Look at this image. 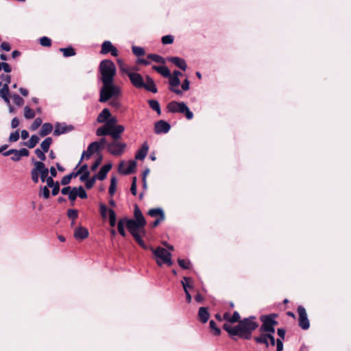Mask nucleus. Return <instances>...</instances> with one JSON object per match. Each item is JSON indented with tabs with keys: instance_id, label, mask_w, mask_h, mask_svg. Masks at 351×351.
Masks as SVG:
<instances>
[{
	"instance_id": "obj_51",
	"label": "nucleus",
	"mask_w": 351,
	"mask_h": 351,
	"mask_svg": "<svg viewBox=\"0 0 351 351\" xmlns=\"http://www.w3.org/2000/svg\"><path fill=\"white\" fill-rule=\"evenodd\" d=\"M40 44L43 47H50L51 45V40L47 36H43L40 38Z\"/></svg>"
},
{
	"instance_id": "obj_46",
	"label": "nucleus",
	"mask_w": 351,
	"mask_h": 351,
	"mask_svg": "<svg viewBox=\"0 0 351 351\" xmlns=\"http://www.w3.org/2000/svg\"><path fill=\"white\" fill-rule=\"evenodd\" d=\"M174 38L172 35H166L162 37L161 41L163 45H169L173 43Z\"/></svg>"
},
{
	"instance_id": "obj_39",
	"label": "nucleus",
	"mask_w": 351,
	"mask_h": 351,
	"mask_svg": "<svg viewBox=\"0 0 351 351\" xmlns=\"http://www.w3.org/2000/svg\"><path fill=\"white\" fill-rule=\"evenodd\" d=\"M117 184V180L115 176L110 178V184L108 189V193L111 196H113L116 191Z\"/></svg>"
},
{
	"instance_id": "obj_19",
	"label": "nucleus",
	"mask_w": 351,
	"mask_h": 351,
	"mask_svg": "<svg viewBox=\"0 0 351 351\" xmlns=\"http://www.w3.org/2000/svg\"><path fill=\"white\" fill-rule=\"evenodd\" d=\"M124 130L125 127L123 125H118L117 126L110 129V136L112 137V140H119Z\"/></svg>"
},
{
	"instance_id": "obj_41",
	"label": "nucleus",
	"mask_w": 351,
	"mask_h": 351,
	"mask_svg": "<svg viewBox=\"0 0 351 351\" xmlns=\"http://www.w3.org/2000/svg\"><path fill=\"white\" fill-rule=\"evenodd\" d=\"M35 112L34 111L31 109L29 106H25L24 108V117L27 119H32L35 117Z\"/></svg>"
},
{
	"instance_id": "obj_55",
	"label": "nucleus",
	"mask_w": 351,
	"mask_h": 351,
	"mask_svg": "<svg viewBox=\"0 0 351 351\" xmlns=\"http://www.w3.org/2000/svg\"><path fill=\"white\" fill-rule=\"evenodd\" d=\"M117 119L116 117H110L107 121L105 123L106 125H108V127L111 129L112 128L116 127Z\"/></svg>"
},
{
	"instance_id": "obj_5",
	"label": "nucleus",
	"mask_w": 351,
	"mask_h": 351,
	"mask_svg": "<svg viewBox=\"0 0 351 351\" xmlns=\"http://www.w3.org/2000/svg\"><path fill=\"white\" fill-rule=\"evenodd\" d=\"M120 94V89L115 86L113 82L108 84H103L100 90V97L99 101L101 103L106 102L111 97L118 96Z\"/></svg>"
},
{
	"instance_id": "obj_22",
	"label": "nucleus",
	"mask_w": 351,
	"mask_h": 351,
	"mask_svg": "<svg viewBox=\"0 0 351 351\" xmlns=\"http://www.w3.org/2000/svg\"><path fill=\"white\" fill-rule=\"evenodd\" d=\"M210 317V314L208 312V308L207 307H200L198 311V319L199 320L203 323H206Z\"/></svg>"
},
{
	"instance_id": "obj_4",
	"label": "nucleus",
	"mask_w": 351,
	"mask_h": 351,
	"mask_svg": "<svg viewBox=\"0 0 351 351\" xmlns=\"http://www.w3.org/2000/svg\"><path fill=\"white\" fill-rule=\"evenodd\" d=\"M169 112L171 113H182L185 114L187 119L191 120L193 117V113L189 110L186 104L183 101H170L167 106Z\"/></svg>"
},
{
	"instance_id": "obj_2",
	"label": "nucleus",
	"mask_w": 351,
	"mask_h": 351,
	"mask_svg": "<svg viewBox=\"0 0 351 351\" xmlns=\"http://www.w3.org/2000/svg\"><path fill=\"white\" fill-rule=\"evenodd\" d=\"M99 71L101 74V80L103 84H108L114 82L116 75V66L110 60H103L99 66Z\"/></svg>"
},
{
	"instance_id": "obj_28",
	"label": "nucleus",
	"mask_w": 351,
	"mask_h": 351,
	"mask_svg": "<svg viewBox=\"0 0 351 351\" xmlns=\"http://www.w3.org/2000/svg\"><path fill=\"white\" fill-rule=\"evenodd\" d=\"M134 221L140 223V226H145L146 221L137 205H136L134 208Z\"/></svg>"
},
{
	"instance_id": "obj_21",
	"label": "nucleus",
	"mask_w": 351,
	"mask_h": 351,
	"mask_svg": "<svg viewBox=\"0 0 351 351\" xmlns=\"http://www.w3.org/2000/svg\"><path fill=\"white\" fill-rule=\"evenodd\" d=\"M89 232L87 228L84 227H78L75 230L74 237L76 239H85L88 237Z\"/></svg>"
},
{
	"instance_id": "obj_56",
	"label": "nucleus",
	"mask_w": 351,
	"mask_h": 351,
	"mask_svg": "<svg viewBox=\"0 0 351 351\" xmlns=\"http://www.w3.org/2000/svg\"><path fill=\"white\" fill-rule=\"evenodd\" d=\"M102 156L100 154L99 157L96 159L94 163L91 165L90 169L92 171H95L98 167L100 165L102 161Z\"/></svg>"
},
{
	"instance_id": "obj_10",
	"label": "nucleus",
	"mask_w": 351,
	"mask_h": 351,
	"mask_svg": "<svg viewBox=\"0 0 351 351\" xmlns=\"http://www.w3.org/2000/svg\"><path fill=\"white\" fill-rule=\"evenodd\" d=\"M171 129L170 124L163 120H160L155 123L154 132L157 134H167Z\"/></svg>"
},
{
	"instance_id": "obj_52",
	"label": "nucleus",
	"mask_w": 351,
	"mask_h": 351,
	"mask_svg": "<svg viewBox=\"0 0 351 351\" xmlns=\"http://www.w3.org/2000/svg\"><path fill=\"white\" fill-rule=\"evenodd\" d=\"M19 130H16L10 134L9 141L11 143L16 142L19 139Z\"/></svg>"
},
{
	"instance_id": "obj_38",
	"label": "nucleus",
	"mask_w": 351,
	"mask_h": 351,
	"mask_svg": "<svg viewBox=\"0 0 351 351\" xmlns=\"http://www.w3.org/2000/svg\"><path fill=\"white\" fill-rule=\"evenodd\" d=\"M60 51L63 53V56L66 58L73 56L76 54L75 49L71 46L66 48H60Z\"/></svg>"
},
{
	"instance_id": "obj_34",
	"label": "nucleus",
	"mask_w": 351,
	"mask_h": 351,
	"mask_svg": "<svg viewBox=\"0 0 351 351\" xmlns=\"http://www.w3.org/2000/svg\"><path fill=\"white\" fill-rule=\"evenodd\" d=\"M147 57L148 59L157 63L165 64L166 62V60L163 57L156 53H149Z\"/></svg>"
},
{
	"instance_id": "obj_42",
	"label": "nucleus",
	"mask_w": 351,
	"mask_h": 351,
	"mask_svg": "<svg viewBox=\"0 0 351 351\" xmlns=\"http://www.w3.org/2000/svg\"><path fill=\"white\" fill-rule=\"evenodd\" d=\"M11 97L13 99L14 103L17 106H22L24 104V102H25L24 99L19 95L14 93L12 95H11Z\"/></svg>"
},
{
	"instance_id": "obj_15",
	"label": "nucleus",
	"mask_w": 351,
	"mask_h": 351,
	"mask_svg": "<svg viewBox=\"0 0 351 351\" xmlns=\"http://www.w3.org/2000/svg\"><path fill=\"white\" fill-rule=\"evenodd\" d=\"M167 60L173 63L177 67L180 69L182 71H186L187 69V64L186 61L180 57L174 56V57H168Z\"/></svg>"
},
{
	"instance_id": "obj_53",
	"label": "nucleus",
	"mask_w": 351,
	"mask_h": 351,
	"mask_svg": "<svg viewBox=\"0 0 351 351\" xmlns=\"http://www.w3.org/2000/svg\"><path fill=\"white\" fill-rule=\"evenodd\" d=\"M77 196L81 199H86L87 197V193L82 186H80L79 188H77Z\"/></svg>"
},
{
	"instance_id": "obj_23",
	"label": "nucleus",
	"mask_w": 351,
	"mask_h": 351,
	"mask_svg": "<svg viewBox=\"0 0 351 351\" xmlns=\"http://www.w3.org/2000/svg\"><path fill=\"white\" fill-rule=\"evenodd\" d=\"M29 152L26 148H21V149H16V152L12 154L11 160L14 162L19 161L22 156H28Z\"/></svg>"
},
{
	"instance_id": "obj_12",
	"label": "nucleus",
	"mask_w": 351,
	"mask_h": 351,
	"mask_svg": "<svg viewBox=\"0 0 351 351\" xmlns=\"http://www.w3.org/2000/svg\"><path fill=\"white\" fill-rule=\"evenodd\" d=\"M123 220L125 221V226L132 235L137 234L138 230L144 227L143 226H140V223L134 221V219L123 217Z\"/></svg>"
},
{
	"instance_id": "obj_18",
	"label": "nucleus",
	"mask_w": 351,
	"mask_h": 351,
	"mask_svg": "<svg viewBox=\"0 0 351 351\" xmlns=\"http://www.w3.org/2000/svg\"><path fill=\"white\" fill-rule=\"evenodd\" d=\"M112 168V165L110 163H108L102 166V167L100 169L99 172L95 175V176L99 180H104L106 179L108 173L110 171V170Z\"/></svg>"
},
{
	"instance_id": "obj_35",
	"label": "nucleus",
	"mask_w": 351,
	"mask_h": 351,
	"mask_svg": "<svg viewBox=\"0 0 351 351\" xmlns=\"http://www.w3.org/2000/svg\"><path fill=\"white\" fill-rule=\"evenodd\" d=\"M112 47H113V45L110 41L106 40L101 45V49L100 53L101 54H107L110 51Z\"/></svg>"
},
{
	"instance_id": "obj_1",
	"label": "nucleus",
	"mask_w": 351,
	"mask_h": 351,
	"mask_svg": "<svg viewBox=\"0 0 351 351\" xmlns=\"http://www.w3.org/2000/svg\"><path fill=\"white\" fill-rule=\"evenodd\" d=\"M230 324L238 323L235 326H231L230 324L225 323L223 329L226 331L229 337L236 340V337L241 339L250 340L252 337V332L258 327L255 316H250L241 319L238 311H234L231 316Z\"/></svg>"
},
{
	"instance_id": "obj_48",
	"label": "nucleus",
	"mask_w": 351,
	"mask_h": 351,
	"mask_svg": "<svg viewBox=\"0 0 351 351\" xmlns=\"http://www.w3.org/2000/svg\"><path fill=\"white\" fill-rule=\"evenodd\" d=\"M67 216L69 219H71L73 221L76 219L78 217V211L76 209H69L67 210Z\"/></svg>"
},
{
	"instance_id": "obj_44",
	"label": "nucleus",
	"mask_w": 351,
	"mask_h": 351,
	"mask_svg": "<svg viewBox=\"0 0 351 351\" xmlns=\"http://www.w3.org/2000/svg\"><path fill=\"white\" fill-rule=\"evenodd\" d=\"M178 263L182 269H187L190 268L191 262L189 260L178 258Z\"/></svg>"
},
{
	"instance_id": "obj_6",
	"label": "nucleus",
	"mask_w": 351,
	"mask_h": 351,
	"mask_svg": "<svg viewBox=\"0 0 351 351\" xmlns=\"http://www.w3.org/2000/svg\"><path fill=\"white\" fill-rule=\"evenodd\" d=\"M150 250L156 257L158 258L156 263L159 266H162L164 263L167 264L168 266L172 265L171 254L166 249L161 247H158L154 249L153 247H150Z\"/></svg>"
},
{
	"instance_id": "obj_8",
	"label": "nucleus",
	"mask_w": 351,
	"mask_h": 351,
	"mask_svg": "<svg viewBox=\"0 0 351 351\" xmlns=\"http://www.w3.org/2000/svg\"><path fill=\"white\" fill-rule=\"evenodd\" d=\"M278 316L276 313L261 315L260 320L262 322V325L259 328V332L275 327L278 324V322L276 320Z\"/></svg>"
},
{
	"instance_id": "obj_58",
	"label": "nucleus",
	"mask_w": 351,
	"mask_h": 351,
	"mask_svg": "<svg viewBox=\"0 0 351 351\" xmlns=\"http://www.w3.org/2000/svg\"><path fill=\"white\" fill-rule=\"evenodd\" d=\"M95 143H98V149L99 150H101L102 149H104V147H106V145L108 143L107 142V140L105 137H102L99 139V141H94Z\"/></svg>"
},
{
	"instance_id": "obj_37",
	"label": "nucleus",
	"mask_w": 351,
	"mask_h": 351,
	"mask_svg": "<svg viewBox=\"0 0 351 351\" xmlns=\"http://www.w3.org/2000/svg\"><path fill=\"white\" fill-rule=\"evenodd\" d=\"M125 221L123 218L120 219L117 223V229L119 233L123 237L126 236V232L125 230Z\"/></svg>"
},
{
	"instance_id": "obj_54",
	"label": "nucleus",
	"mask_w": 351,
	"mask_h": 351,
	"mask_svg": "<svg viewBox=\"0 0 351 351\" xmlns=\"http://www.w3.org/2000/svg\"><path fill=\"white\" fill-rule=\"evenodd\" d=\"M96 180H97V178L95 176H93L90 178H88L86 181V189H90L93 188L94 184H95V183Z\"/></svg>"
},
{
	"instance_id": "obj_17",
	"label": "nucleus",
	"mask_w": 351,
	"mask_h": 351,
	"mask_svg": "<svg viewBox=\"0 0 351 351\" xmlns=\"http://www.w3.org/2000/svg\"><path fill=\"white\" fill-rule=\"evenodd\" d=\"M145 80L146 83L144 82L143 88L152 93H156L158 92V89L154 80L149 75L146 76Z\"/></svg>"
},
{
	"instance_id": "obj_26",
	"label": "nucleus",
	"mask_w": 351,
	"mask_h": 351,
	"mask_svg": "<svg viewBox=\"0 0 351 351\" xmlns=\"http://www.w3.org/2000/svg\"><path fill=\"white\" fill-rule=\"evenodd\" d=\"M111 117V114H110V112L109 110V109L108 108H104L102 110V111L99 114L97 118V121L98 123H106L107 121V120Z\"/></svg>"
},
{
	"instance_id": "obj_29",
	"label": "nucleus",
	"mask_w": 351,
	"mask_h": 351,
	"mask_svg": "<svg viewBox=\"0 0 351 351\" xmlns=\"http://www.w3.org/2000/svg\"><path fill=\"white\" fill-rule=\"evenodd\" d=\"M110 128L108 127V125L104 123L102 126L98 128L96 130V135L97 136H110Z\"/></svg>"
},
{
	"instance_id": "obj_61",
	"label": "nucleus",
	"mask_w": 351,
	"mask_h": 351,
	"mask_svg": "<svg viewBox=\"0 0 351 351\" xmlns=\"http://www.w3.org/2000/svg\"><path fill=\"white\" fill-rule=\"evenodd\" d=\"M51 194L55 196L57 195L60 191V184L58 181L56 182L53 186H52Z\"/></svg>"
},
{
	"instance_id": "obj_60",
	"label": "nucleus",
	"mask_w": 351,
	"mask_h": 351,
	"mask_svg": "<svg viewBox=\"0 0 351 351\" xmlns=\"http://www.w3.org/2000/svg\"><path fill=\"white\" fill-rule=\"evenodd\" d=\"M68 195H69V199L71 201L73 202V201L75 200L77 197V187L72 188L71 191L69 192Z\"/></svg>"
},
{
	"instance_id": "obj_9",
	"label": "nucleus",
	"mask_w": 351,
	"mask_h": 351,
	"mask_svg": "<svg viewBox=\"0 0 351 351\" xmlns=\"http://www.w3.org/2000/svg\"><path fill=\"white\" fill-rule=\"evenodd\" d=\"M297 311L299 315L298 325L303 330H307L310 327V322L307 317V313L305 308L300 305L298 307Z\"/></svg>"
},
{
	"instance_id": "obj_49",
	"label": "nucleus",
	"mask_w": 351,
	"mask_h": 351,
	"mask_svg": "<svg viewBox=\"0 0 351 351\" xmlns=\"http://www.w3.org/2000/svg\"><path fill=\"white\" fill-rule=\"evenodd\" d=\"M42 119L40 117L36 118L30 126V129L32 131L37 130L42 124Z\"/></svg>"
},
{
	"instance_id": "obj_16",
	"label": "nucleus",
	"mask_w": 351,
	"mask_h": 351,
	"mask_svg": "<svg viewBox=\"0 0 351 351\" xmlns=\"http://www.w3.org/2000/svg\"><path fill=\"white\" fill-rule=\"evenodd\" d=\"M31 161L34 165V167L31 170V178L34 183H38L39 180V171H38V169H39L38 161L36 160L35 158H32Z\"/></svg>"
},
{
	"instance_id": "obj_64",
	"label": "nucleus",
	"mask_w": 351,
	"mask_h": 351,
	"mask_svg": "<svg viewBox=\"0 0 351 351\" xmlns=\"http://www.w3.org/2000/svg\"><path fill=\"white\" fill-rule=\"evenodd\" d=\"M275 344H276V351H282L283 350V343H282V339H277L276 340Z\"/></svg>"
},
{
	"instance_id": "obj_24",
	"label": "nucleus",
	"mask_w": 351,
	"mask_h": 351,
	"mask_svg": "<svg viewBox=\"0 0 351 351\" xmlns=\"http://www.w3.org/2000/svg\"><path fill=\"white\" fill-rule=\"evenodd\" d=\"M38 167L39 169H38V171H39L40 180L43 182H45V180L49 178V169L46 167L44 162L41 161H38Z\"/></svg>"
},
{
	"instance_id": "obj_33",
	"label": "nucleus",
	"mask_w": 351,
	"mask_h": 351,
	"mask_svg": "<svg viewBox=\"0 0 351 351\" xmlns=\"http://www.w3.org/2000/svg\"><path fill=\"white\" fill-rule=\"evenodd\" d=\"M148 104L149 107L154 111L157 112L158 115L161 114V109L160 106V104L157 100L150 99L148 101Z\"/></svg>"
},
{
	"instance_id": "obj_63",
	"label": "nucleus",
	"mask_w": 351,
	"mask_h": 351,
	"mask_svg": "<svg viewBox=\"0 0 351 351\" xmlns=\"http://www.w3.org/2000/svg\"><path fill=\"white\" fill-rule=\"evenodd\" d=\"M1 69H3V71L7 73L12 71L11 66L6 62H1Z\"/></svg>"
},
{
	"instance_id": "obj_25",
	"label": "nucleus",
	"mask_w": 351,
	"mask_h": 351,
	"mask_svg": "<svg viewBox=\"0 0 351 351\" xmlns=\"http://www.w3.org/2000/svg\"><path fill=\"white\" fill-rule=\"evenodd\" d=\"M149 150V146L147 143V142H145L140 149L138 150L137 153L136 154L135 158L137 160H143L146 157L147 152Z\"/></svg>"
},
{
	"instance_id": "obj_36",
	"label": "nucleus",
	"mask_w": 351,
	"mask_h": 351,
	"mask_svg": "<svg viewBox=\"0 0 351 351\" xmlns=\"http://www.w3.org/2000/svg\"><path fill=\"white\" fill-rule=\"evenodd\" d=\"M53 140L51 137H47L40 144L41 150L47 152Z\"/></svg>"
},
{
	"instance_id": "obj_13",
	"label": "nucleus",
	"mask_w": 351,
	"mask_h": 351,
	"mask_svg": "<svg viewBox=\"0 0 351 351\" xmlns=\"http://www.w3.org/2000/svg\"><path fill=\"white\" fill-rule=\"evenodd\" d=\"M169 90L176 93L178 95H182V90L178 88V86L180 84V80L179 77H173L171 75V77H169Z\"/></svg>"
},
{
	"instance_id": "obj_14",
	"label": "nucleus",
	"mask_w": 351,
	"mask_h": 351,
	"mask_svg": "<svg viewBox=\"0 0 351 351\" xmlns=\"http://www.w3.org/2000/svg\"><path fill=\"white\" fill-rule=\"evenodd\" d=\"M74 129L72 125H67L65 123H56L55 124L54 135L60 136L62 134L71 132Z\"/></svg>"
},
{
	"instance_id": "obj_3",
	"label": "nucleus",
	"mask_w": 351,
	"mask_h": 351,
	"mask_svg": "<svg viewBox=\"0 0 351 351\" xmlns=\"http://www.w3.org/2000/svg\"><path fill=\"white\" fill-rule=\"evenodd\" d=\"M275 331V327L261 331L258 336L254 337V340L257 344H263L266 348H269V345L274 346L276 343V339L274 335Z\"/></svg>"
},
{
	"instance_id": "obj_62",
	"label": "nucleus",
	"mask_w": 351,
	"mask_h": 351,
	"mask_svg": "<svg viewBox=\"0 0 351 351\" xmlns=\"http://www.w3.org/2000/svg\"><path fill=\"white\" fill-rule=\"evenodd\" d=\"M42 195L45 199H49L50 197V191L47 186H44L42 188Z\"/></svg>"
},
{
	"instance_id": "obj_7",
	"label": "nucleus",
	"mask_w": 351,
	"mask_h": 351,
	"mask_svg": "<svg viewBox=\"0 0 351 351\" xmlns=\"http://www.w3.org/2000/svg\"><path fill=\"white\" fill-rule=\"evenodd\" d=\"M127 147L125 143L119 142L118 140H113L106 145V149L112 156H121Z\"/></svg>"
},
{
	"instance_id": "obj_30",
	"label": "nucleus",
	"mask_w": 351,
	"mask_h": 351,
	"mask_svg": "<svg viewBox=\"0 0 351 351\" xmlns=\"http://www.w3.org/2000/svg\"><path fill=\"white\" fill-rule=\"evenodd\" d=\"M53 130V125L50 123H45L43 124L40 130V135L41 136H45L49 134Z\"/></svg>"
},
{
	"instance_id": "obj_27",
	"label": "nucleus",
	"mask_w": 351,
	"mask_h": 351,
	"mask_svg": "<svg viewBox=\"0 0 351 351\" xmlns=\"http://www.w3.org/2000/svg\"><path fill=\"white\" fill-rule=\"evenodd\" d=\"M152 69L159 73L161 75L165 77H171L170 70L166 66H156L154 65Z\"/></svg>"
},
{
	"instance_id": "obj_31",
	"label": "nucleus",
	"mask_w": 351,
	"mask_h": 351,
	"mask_svg": "<svg viewBox=\"0 0 351 351\" xmlns=\"http://www.w3.org/2000/svg\"><path fill=\"white\" fill-rule=\"evenodd\" d=\"M39 141V137L36 134H33L30 137L29 140L27 142H24L23 144L28 148L32 149L38 143Z\"/></svg>"
},
{
	"instance_id": "obj_47",
	"label": "nucleus",
	"mask_w": 351,
	"mask_h": 351,
	"mask_svg": "<svg viewBox=\"0 0 351 351\" xmlns=\"http://www.w3.org/2000/svg\"><path fill=\"white\" fill-rule=\"evenodd\" d=\"M87 149L88 151V152H90L93 154L95 152H99L100 151L98 149V143H95V142H92L91 143H90L89 145L88 146Z\"/></svg>"
},
{
	"instance_id": "obj_45",
	"label": "nucleus",
	"mask_w": 351,
	"mask_h": 351,
	"mask_svg": "<svg viewBox=\"0 0 351 351\" xmlns=\"http://www.w3.org/2000/svg\"><path fill=\"white\" fill-rule=\"evenodd\" d=\"M132 52L137 56H141L145 53V49L143 47L137 46L132 47Z\"/></svg>"
},
{
	"instance_id": "obj_43",
	"label": "nucleus",
	"mask_w": 351,
	"mask_h": 351,
	"mask_svg": "<svg viewBox=\"0 0 351 351\" xmlns=\"http://www.w3.org/2000/svg\"><path fill=\"white\" fill-rule=\"evenodd\" d=\"M210 328L213 330V333L215 336H219L221 334V330L216 326V323L213 320H210L209 323Z\"/></svg>"
},
{
	"instance_id": "obj_20",
	"label": "nucleus",
	"mask_w": 351,
	"mask_h": 351,
	"mask_svg": "<svg viewBox=\"0 0 351 351\" xmlns=\"http://www.w3.org/2000/svg\"><path fill=\"white\" fill-rule=\"evenodd\" d=\"M123 165V162L120 163L119 167V171L123 175H129L135 171L136 167V162L134 160H130L126 169H122L121 167Z\"/></svg>"
},
{
	"instance_id": "obj_59",
	"label": "nucleus",
	"mask_w": 351,
	"mask_h": 351,
	"mask_svg": "<svg viewBox=\"0 0 351 351\" xmlns=\"http://www.w3.org/2000/svg\"><path fill=\"white\" fill-rule=\"evenodd\" d=\"M136 180H137L136 177L132 178V182L131 188H130L131 193L134 196L136 195V194H137Z\"/></svg>"
},
{
	"instance_id": "obj_50",
	"label": "nucleus",
	"mask_w": 351,
	"mask_h": 351,
	"mask_svg": "<svg viewBox=\"0 0 351 351\" xmlns=\"http://www.w3.org/2000/svg\"><path fill=\"white\" fill-rule=\"evenodd\" d=\"M35 154L37 156V157L40 160L41 162L46 160V156H45V152L41 150L39 148H37L34 151Z\"/></svg>"
},
{
	"instance_id": "obj_11",
	"label": "nucleus",
	"mask_w": 351,
	"mask_h": 351,
	"mask_svg": "<svg viewBox=\"0 0 351 351\" xmlns=\"http://www.w3.org/2000/svg\"><path fill=\"white\" fill-rule=\"evenodd\" d=\"M128 77L134 87L137 88H142L144 86L143 78L141 74L134 72L130 73H128Z\"/></svg>"
},
{
	"instance_id": "obj_57",
	"label": "nucleus",
	"mask_w": 351,
	"mask_h": 351,
	"mask_svg": "<svg viewBox=\"0 0 351 351\" xmlns=\"http://www.w3.org/2000/svg\"><path fill=\"white\" fill-rule=\"evenodd\" d=\"M107 206L104 204H99V211L102 218H106L107 216V212H108Z\"/></svg>"
},
{
	"instance_id": "obj_32",
	"label": "nucleus",
	"mask_w": 351,
	"mask_h": 351,
	"mask_svg": "<svg viewBox=\"0 0 351 351\" xmlns=\"http://www.w3.org/2000/svg\"><path fill=\"white\" fill-rule=\"evenodd\" d=\"M148 214L153 217L159 216L158 219H165V214L162 208H152L150 209L148 212Z\"/></svg>"
},
{
	"instance_id": "obj_40",
	"label": "nucleus",
	"mask_w": 351,
	"mask_h": 351,
	"mask_svg": "<svg viewBox=\"0 0 351 351\" xmlns=\"http://www.w3.org/2000/svg\"><path fill=\"white\" fill-rule=\"evenodd\" d=\"M109 213V224L111 227H114L117 223L116 213L112 209L108 210Z\"/></svg>"
}]
</instances>
